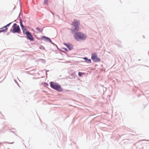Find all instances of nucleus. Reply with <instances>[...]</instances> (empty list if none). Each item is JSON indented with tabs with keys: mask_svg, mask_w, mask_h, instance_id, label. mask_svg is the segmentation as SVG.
I'll list each match as a JSON object with an SVG mask.
<instances>
[{
	"mask_svg": "<svg viewBox=\"0 0 149 149\" xmlns=\"http://www.w3.org/2000/svg\"><path fill=\"white\" fill-rule=\"evenodd\" d=\"M74 37L77 41H79V40H84L86 38L85 34L80 32L76 33L74 34Z\"/></svg>",
	"mask_w": 149,
	"mask_h": 149,
	"instance_id": "f257e3e1",
	"label": "nucleus"
},
{
	"mask_svg": "<svg viewBox=\"0 0 149 149\" xmlns=\"http://www.w3.org/2000/svg\"><path fill=\"white\" fill-rule=\"evenodd\" d=\"M79 20L76 19H74L73 22L72 23V25L74 27V28L71 29L72 32H74L76 31H77L79 30Z\"/></svg>",
	"mask_w": 149,
	"mask_h": 149,
	"instance_id": "f03ea898",
	"label": "nucleus"
},
{
	"mask_svg": "<svg viewBox=\"0 0 149 149\" xmlns=\"http://www.w3.org/2000/svg\"><path fill=\"white\" fill-rule=\"evenodd\" d=\"M50 85L52 88L57 91L58 92H61L63 91V89L61 88V86L58 84L51 82L50 83Z\"/></svg>",
	"mask_w": 149,
	"mask_h": 149,
	"instance_id": "7ed1b4c3",
	"label": "nucleus"
},
{
	"mask_svg": "<svg viewBox=\"0 0 149 149\" xmlns=\"http://www.w3.org/2000/svg\"><path fill=\"white\" fill-rule=\"evenodd\" d=\"M13 33H19L20 31V29L19 26L17 25L16 24L14 23L13 26Z\"/></svg>",
	"mask_w": 149,
	"mask_h": 149,
	"instance_id": "20e7f679",
	"label": "nucleus"
},
{
	"mask_svg": "<svg viewBox=\"0 0 149 149\" xmlns=\"http://www.w3.org/2000/svg\"><path fill=\"white\" fill-rule=\"evenodd\" d=\"M91 58L94 62H100L101 61L100 58L98 57L96 53L92 54Z\"/></svg>",
	"mask_w": 149,
	"mask_h": 149,
	"instance_id": "39448f33",
	"label": "nucleus"
},
{
	"mask_svg": "<svg viewBox=\"0 0 149 149\" xmlns=\"http://www.w3.org/2000/svg\"><path fill=\"white\" fill-rule=\"evenodd\" d=\"M27 38L30 41H33L34 38L31 34L29 32H26V34Z\"/></svg>",
	"mask_w": 149,
	"mask_h": 149,
	"instance_id": "423d86ee",
	"label": "nucleus"
},
{
	"mask_svg": "<svg viewBox=\"0 0 149 149\" xmlns=\"http://www.w3.org/2000/svg\"><path fill=\"white\" fill-rule=\"evenodd\" d=\"M20 24L21 26V27L22 30L23 31V33L24 34H26V32H29V31H28L27 30L24 28V25L22 24V22L21 21H20Z\"/></svg>",
	"mask_w": 149,
	"mask_h": 149,
	"instance_id": "0eeeda50",
	"label": "nucleus"
},
{
	"mask_svg": "<svg viewBox=\"0 0 149 149\" xmlns=\"http://www.w3.org/2000/svg\"><path fill=\"white\" fill-rule=\"evenodd\" d=\"M7 29H8L6 27V26H4L3 28L0 29V33L6 32Z\"/></svg>",
	"mask_w": 149,
	"mask_h": 149,
	"instance_id": "6e6552de",
	"label": "nucleus"
},
{
	"mask_svg": "<svg viewBox=\"0 0 149 149\" xmlns=\"http://www.w3.org/2000/svg\"><path fill=\"white\" fill-rule=\"evenodd\" d=\"M42 38H45V40L47 42H49L50 43L52 42L51 40L49 38L45 36H43Z\"/></svg>",
	"mask_w": 149,
	"mask_h": 149,
	"instance_id": "1a4fd4ad",
	"label": "nucleus"
},
{
	"mask_svg": "<svg viewBox=\"0 0 149 149\" xmlns=\"http://www.w3.org/2000/svg\"><path fill=\"white\" fill-rule=\"evenodd\" d=\"M64 44L69 49V50L71 49L72 48V45L68 44Z\"/></svg>",
	"mask_w": 149,
	"mask_h": 149,
	"instance_id": "9d476101",
	"label": "nucleus"
},
{
	"mask_svg": "<svg viewBox=\"0 0 149 149\" xmlns=\"http://www.w3.org/2000/svg\"><path fill=\"white\" fill-rule=\"evenodd\" d=\"M36 29L38 31V32L39 33H41L42 32V30H41L38 27H37L36 28Z\"/></svg>",
	"mask_w": 149,
	"mask_h": 149,
	"instance_id": "9b49d317",
	"label": "nucleus"
},
{
	"mask_svg": "<svg viewBox=\"0 0 149 149\" xmlns=\"http://www.w3.org/2000/svg\"><path fill=\"white\" fill-rule=\"evenodd\" d=\"M84 74V73H82L80 72H79L78 73V75L79 77H81L82 75Z\"/></svg>",
	"mask_w": 149,
	"mask_h": 149,
	"instance_id": "f8f14e48",
	"label": "nucleus"
},
{
	"mask_svg": "<svg viewBox=\"0 0 149 149\" xmlns=\"http://www.w3.org/2000/svg\"><path fill=\"white\" fill-rule=\"evenodd\" d=\"M87 62L89 63H91V60L90 59H88L87 60Z\"/></svg>",
	"mask_w": 149,
	"mask_h": 149,
	"instance_id": "ddd939ff",
	"label": "nucleus"
},
{
	"mask_svg": "<svg viewBox=\"0 0 149 149\" xmlns=\"http://www.w3.org/2000/svg\"><path fill=\"white\" fill-rule=\"evenodd\" d=\"M48 1V0H45L44 1V4H46L47 3Z\"/></svg>",
	"mask_w": 149,
	"mask_h": 149,
	"instance_id": "4468645a",
	"label": "nucleus"
},
{
	"mask_svg": "<svg viewBox=\"0 0 149 149\" xmlns=\"http://www.w3.org/2000/svg\"><path fill=\"white\" fill-rule=\"evenodd\" d=\"M11 24V23H10L8 24H7L6 26H6V27H7V26H9L10 25V24Z\"/></svg>",
	"mask_w": 149,
	"mask_h": 149,
	"instance_id": "2eb2a0df",
	"label": "nucleus"
},
{
	"mask_svg": "<svg viewBox=\"0 0 149 149\" xmlns=\"http://www.w3.org/2000/svg\"><path fill=\"white\" fill-rule=\"evenodd\" d=\"M84 59L85 60H86V61H87V60H88L87 58H86V57H85V58H84Z\"/></svg>",
	"mask_w": 149,
	"mask_h": 149,
	"instance_id": "dca6fc26",
	"label": "nucleus"
},
{
	"mask_svg": "<svg viewBox=\"0 0 149 149\" xmlns=\"http://www.w3.org/2000/svg\"><path fill=\"white\" fill-rule=\"evenodd\" d=\"M7 143H8V144H10V143H9V142H7ZM13 143V142H12V143H11L12 144V143Z\"/></svg>",
	"mask_w": 149,
	"mask_h": 149,
	"instance_id": "f3484780",
	"label": "nucleus"
}]
</instances>
